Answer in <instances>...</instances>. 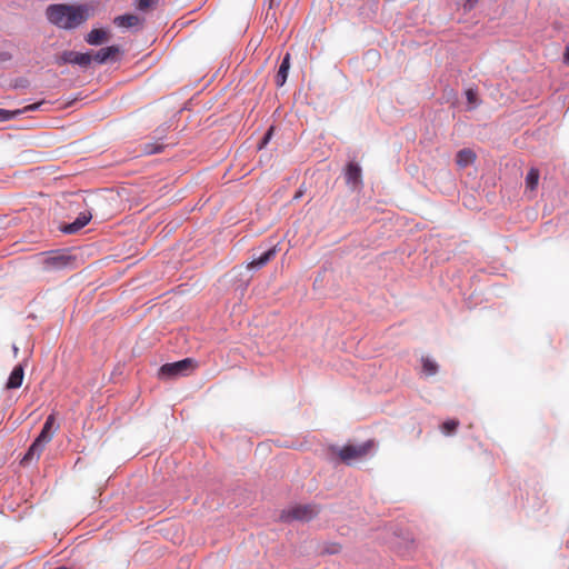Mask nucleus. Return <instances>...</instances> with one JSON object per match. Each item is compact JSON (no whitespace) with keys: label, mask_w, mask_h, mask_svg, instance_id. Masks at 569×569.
Returning a JSON list of instances; mask_svg holds the SVG:
<instances>
[{"label":"nucleus","mask_w":569,"mask_h":569,"mask_svg":"<svg viewBox=\"0 0 569 569\" xmlns=\"http://www.w3.org/2000/svg\"><path fill=\"white\" fill-rule=\"evenodd\" d=\"M92 14L93 8L87 3H56L48 6L46 9V17L48 21L64 30L77 29L89 20Z\"/></svg>","instance_id":"obj_1"},{"label":"nucleus","mask_w":569,"mask_h":569,"mask_svg":"<svg viewBox=\"0 0 569 569\" xmlns=\"http://www.w3.org/2000/svg\"><path fill=\"white\" fill-rule=\"evenodd\" d=\"M60 426L57 422V416L54 412L50 413L40 431L38 437L34 439V441L29 447L28 451L26 452L24 457L22 458V463L30 462L32 460H39L40 456L42 455L43 450L46 449L47 445L53 439L54 435L59 430Z\"/></svg>","instance_id":"obj_2"},{"label":"nucleus","mask_w":569,"mask_h":569,"mask_svg":"<svg viewBox=\"0 0 569 569\" xmlns=\"http://www.w3.org/2000/svg\"><path fill=\"white\" fill-rule=\"evenodd\" d=\"M373 441L368 440L361 445H347L340 449H332L338 455L340 460L346 465H351L353 461L360 460L369 455L373 448Z\"/></svg>","instance_id":"obj_3"},{"label":"nucleus","mask_w":569,"mask_h":569,"mask_svg":"<svg viewBox=\"0 0 569 569\" xmlns=\"http://www.w3.org/2000/svg\"><path fill=\"white\" fill-rule=\"evenodd\" d=\"M196 361L191 358L183 360L164 363L160 367L158 376L161 379H172L180 376H187L196 369Z\"/></svg>","instance_id":"obj_4"},{"label":"nucleus","mask_w":569,"mask_h":569,"mask_svg":"<svg viewBox=\"0 0 569 569\" xmlns=\"http://www.w3.org/2000/svg\"><path fill=\"white\" fill-rule=\"evenodd\" d=\"M319 510L315 505H297L281 513L283 521L299 520L309 521L318 515Z\"/></svg>","instance_id":"obj_5"},{"label":"nucleus","mask_w":569,"mask_h":569,"mask_svg":"<svg viewBox=\"0 0 569 569\" xmlns=\"http://www.w3.org/2000/svg\"><path fill=\"white\" fill-rule=\"evenodd\" d=\"M92 62V54L89 52L81 53L77 51H63L58 58V64L72 63L81 67H88Z\"/></svg>","instance_id":"obj_6"},{"label":"nucleus","mask_w":569,"mask_h":569,"mask_svg":"<svg viewBox=\"0 0 569 569\" xmlns=\"http://www.w3.org/2000/svg\"><path fill=\"white\" fill-rule=\"evenodd\" d=\"M70 261L71 258L69 256L59 252H50L42 259V264L46 270L62 269L67 267Z\"/></svg>","instance_id":"obj_7"},{"label":"nucleus","mask_w":569,"mask_h":569,"mask_svg":"<svg viewBox=\"0 0 569 569\" xmlns=\"http://www.w3.org/2000/svg\"><path fill=\"white\" fill-rule=\"evenodd\" d=\"M345 178L346 182L355 188L361 186L362 172L360 166L355 162H349L345 170Z\"/></svg>","instance_id":"obj_8"},{"label":"nucleus","mask_w":569,"mask_h":569,"mask_svg":"<svg viewBox=\"0 0 569 569\" xmlns=\"http://www.w3.org/2000/svg\"><path fill=\"white\" fill-rule=\"evenodd\" d=\"M120 53V48L118 46H110L100 49L92 56V61L98 63H106L109 60H114L116 57Z\"/></svg>","instance_id":"obj_9"},{"label":"nucleus","mask_w":569,"mask_h":569,"mask_svg":"<svg viewBox=\"0 0 569 569\" xmlns=\"http://www.w3.org/2000/svg\"><path fill=\"white\" fill-rule=\"evenodd\" d=\"M41 103L42 102L28 104L23 109H17V110H12V111L6 110V109H0V121H8V120H11V119L22 114V113L36 111L39 109Z\"/></svg>","instance_id":"obj_10"},{"label":"nucleus","mask_w":569,"mask_h":569,"mask_svg":"<svg viewBox=\"0 0 569 569\" xmlns=\"http://www.w3.org/2000/svg\"><path fill=\"white\" fill-rule=\"evenodd\" d=\"M110 39V33L104 29H92L87 36L86 41L91 46L102 44Z\"/></svg>","instance_id":"obj_11"},{"label":"nucleus","mask_w":569,"mask_h":569,"mask_svg":"<svg viewBox=\"0 0 569 569\" xmlns=\"http://www.w3.org/2000/svg\"><path fill=\"white\" fill-rule=\"evenodd\" d=\"M277 254V248L272 247L268 251L263 252L260 257L252 259L248 264V269H260L271 261Z\"/></svg>","instance_id":"obj_12"},{"label":"nucleus","mask_w":569,"mask_h":569,"mask_svg":"<svg viewBox=\"0 0 569 569\" xmlns=\"http://www.w3.org/2000/svg\"><path fill=\"white\" fill-rule=\"evenodd\" d=\"M90 220H91V213L81 212L72 223H69L68 226H66L63 228V231L66 233H76L80 229L86 227Z\"/></svg>","instance_id":"obj_13"},{"label":"nucleus","mask_w":569,"mask_h":569,"mask_svg":"<svg viewBox=\"0 0 569 569\" xmlns=\"http://www.w3.org/2000/svg\"><path fill=\"white\" fill-rule=\"evenodd\" d=\"M113 22L120 28H132L142 26L143 19L136 14H123L116 17Z\"/></svg>","instance_id":"obj_14"},{"label":"nucleus","mask_w":569,"mask_h":569,"mask_svg":"<svg viewBox=\"0 0 569 569\" xmlns=\"http://www.w3.org/2000/svg\"><path fill=\"white\" fill-rule=\"evenodd\" d=\"M24 377V370L21 365L13 368L12 372L9 376L6 388L7 389H17L21 387Z\"/></svg>","instance_id":"obj_15"},{"label":"nucleus","mask_w":569,"mask_h":569,"mask_svg":"<svg viewBox=\"0 0 569 569\" xmlns=\"http://www.w3.org/2000/svg\"><path fill=\"white\" fill-rule=\"evenodd\" d=\"M289 68H290V54L287 53L284 56V58L282 59V62L279 67V70L276 74V84L278 87H281L284 84L286 80H287V77H288V71H289Z\"/></svg>","instance_id":"obj_16"},{"label":"nucleus","mask_w":569,"mask_h":569,"mask_svg":"<svg viewBox=\"0 0 569 569\" xmlns=\"http://www.w3.org/2000/svg\"><path fill=\"white\" fill-rule=\"evenodd\" d=\"M476 159V153L471 149H462L457 153V164L459 167H467Z\"/></svg>","instance_id":"obj_17"},{"label":"nucleus","mask_w":569,"mask_h":569,"mask_svg":"<svg viewBox=\"0 0 569 569\" xmlns=\"http://www.w3.org/2000/svg\"><path fill=\"white\" fill-rule=\"evenodd\" d=\"M539 177V170L537 168H531L526 177V188L529 189L530 191L536 190L538 187Z\"/></svg>","instance_id":"obj_18"},{"label":"nucleus","mask_w":569,"mask_h":569,"mask_svg":"<svg viewBox=\"0 0 569 569\" xmlns=\"http://www.w3.org/2000/svg\"><path fill=\"white\" fill-rule=\"evenodd\" d=\"M421 365L426 376H435L438 372V363L429 357H422Z\"/></svg>","instance_id":"obj_19"},{"label":"nucleus","mask_w":569,"mask_h":569,"mask_svg":"<svg viewBox=\"0 0 569 569\" xmlns=\"http://www.w3.org/2000/svg\"><path fill=\"white\" fill-rule=\"evenodd\" d=\"M458 427H459V421L456 419H450V420L445 421L441 425V431L445 435H451L457 430Z\"/></svg>","instance_id":"obj_20"},{"label":"nucleus","mask_w":569,"mask_h":569,"mask_svg":"<svg viewBox=\"0 0 569 569\" xmlns=\"http://www.w3.org/2000/svg\"><path fill=\"white\" fill-rule=\"evenodd\" d=\"M158 3V0H136V8L139 11H148L151 8L156 7Z\"/></svg>","instance_id":"obj_21"},{"label":"nucleus","mask_w":569,"mask_h":569,"mask_svg":"<svg viewBox=\"0 0 569 569\" xmlns=\"http://www.w3.org/2000/svg\"><path fill=\"white\" fill-rule=\"evenodd\" d=\"M163 144H160V143H146L144 144V152L148 153V154H152V153H159L163 150Z\"/></svg>","instance_id":"obj_22"},{"label":"nucleus","mask_w":569,"mask_h":569,"mask_svg":"<svg viewBox=\"0 0 569 569\" xmlns=\"http://www.w3.org/2000/svg\"><path fill=\"white\" fill-rule=\"evenodd\" d=\"M466 97H467V100L470 104L472 106H477L478 104V94H477V91L473 90V89H468L466 91Z\"/></svg>","instance_id":"obj_23"},{"label":"nucleus","mask_w":569,"mask_h":569,"mask_svg":"<svg viewBox=\"0 0 569 569\" xmlns=\"http://www.w3.org/2000/svg\"><path fill=\"white\" fill-rule=\"evenodd\" d=\"M272 132H273V127H271V128L267 131V133L264 134V138H263V140H262V143H261L260 148H262L264 144H267V143H268V141L270 140V138H271V136H272Z\"/></svg>","instance_id":"obj_24"},{"label":"nucleus","mask_w":569,"mask_h":569,"mask_svg":"<svg viewBox=\"0 0 569 569\" xmlns=\"http://www.w3.org/2000/svg\"><path fill=\"white\" fill-rule=\"evenodd\" d=\"M563 62L569 66V46L566 48L563 53Z\"/></svg>","instance_id":"obj_25"},{"label":"nucleus","mask_w":569,"mask_h":569,"mask_svg":"<svg viewBox=\"0 0 569 569\" xmlns=\"http://www.w3.org/2000/svg\"><path fill=\"white\" fill-rule=\"evenodd\" d=\"M301 196V192H297L295 198H299Z\"/></svg>","instance_id":"obj_26"}]
</instances>
